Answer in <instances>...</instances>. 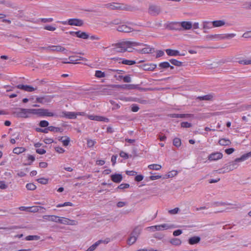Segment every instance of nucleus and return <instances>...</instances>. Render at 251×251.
<instances>
[{
    "instance_id": "obj_3",
    "label": "nucleus",
    "mask_w": 251,
    "mask_h": 251,
    "mask_svg": "<svg viewBox=\"0 0 251 251\" xmlns=\"http://www.w3.org/2000/svg\"><path fill=\"white\" fill-rule=\"evenodd\" d=\"M14 116L18 118H27L29 117L28 109L16 108L13 112Z\"/></svg>"
},
{
    "instance_id": "obj_35",
    "label": "nucleus",
    "mask_w": 251,
    "mask_h": 251,
    "mask_svg": "<svg viewBox=\"0 0 251 251\" xmlns=\"http://www.w3.org/2000/svg\"><path fill=\"white\" fill-rule=\"evenodd\" d=\"M95 76L98 78H102L105 76V74L100 70H97L95 72Z\"/></svg>"
},
{
    "instance_id": "obj_42",
    "label": "nucleus",
    "mask_w": 251,
    "mask_h": 251,
    "mask_svg": "<svg viewBox=\"0 0 251 251\" xmlns=\"http://www.w3.org/2000/svg\"><path fill=\"white\" fill-rule=\"evenodd\" d=\"M107 7L112 10L118 9V3H112L108 4Z\"/></svg>"
},
{
    "instance_id": "obj_30",
    "label": "nucleus",
    "mask_w": 251,
    "mask_h": 251,
    "mask_svg": "<svg viewBox=\"0 0 251 251\" xmlns=\"http://www.w3.org/2000/svg\"><path fill=\"white\" fill-rule=\"evenodd\" d=\"M29 115L30 114L36 115L40 116V109H28Z\"/></svg>"
},
{
    "instance_id": "obj_28",
    "label": "nucleus",
    "mask_w": 251,
    "mask_h": 251,
    "mask_svg": "<svg viewBox=\"0 0 251 251\" xmlns=\"http://www.w3.org/2000/svg\"><path fill=\"white\" fill-rule=\"evenodd\" d=\"M213 27L212 22L203 21L202 22V28L204 29H209Z\"/></svg>"
},
{
    "instance_id": "obj_43",
    "label": "nucleus",
    "mask_w": 251,
    "mask_h": 251,
    "mask_svg": "<svg viewBox=\"0 0 251 251\" xmlns=\"http://www.w3.org/2000/svg\"><path fill=\"white\" fill-rule=\"evenodd\" d=\"M122 63L123 64L127 65H132L136 63V62L133 60H129L126 59H124L122 61Z\"/></svg>"
},
{
    "instance_id": "obj_16",
    "label": "nucleus",
    "mask_w": 251,
    "mask_h": 251,
    "mask_svg": "<svg viewBox=\"0 0 251 251\" xmlns=\"http://www.w3.org/2000/svg\"><path fill=\"white\" fill-rule=\"evenodd\" d=\"M72 35H75L76 37L82 39H87L89 37V35L85 32H82L81 31H78L76 32H71Z\"/></svg>"
},
{
    "instance_id": "obj_48",
    "label": "nucleus",
    "mask_w": 251,
    "mask_h": 251,
    "mask_svg": "<svg viewBox=\"0 0 251 251\" xmlns=\"http://www.w3.org/2000/svg\"><path fill=\"white\" fill-rule=\"evenodd\" d=\"M129 187V184L128 183H122L118 186L117 189H125Z\"/></svg>"
},
{
    "instance_id": "obj_1",
    "label": "nucleus",
    "mask_w": 251,
    "mask_h": 251,
    "mask_svg": "<svg viewBox=\"0 0 251 251\" xmlns=\"http://www.w3.org/2000/svg\"><path fill=\"white\" fill-rule=\"evenodd\" d=\"M113 46H116L117 47H133L136 46H148V45L143 43L135 42L134 41L126 40L123 39L119 41L117 43L112 45Z\"/></svg>"
},
{
    "instance_id": "obj_56",
    "label": "nucleus",
    "mask_w": 251,
    "mask_h": 251,
    "mask_svg": "<svg viewBox=\"0 0 251 251\" xmlns=\"http://www.w3.org/2000/svg\"><path fill=\"white\" fill-rule=\"evenodd\" d=\"M55 151L59 153H63L65 152V150L60 147H55Z\"/></svg>"
},
{
    "instance_id": "obj_26",
    "label": "nucleus",
    "mask_w": 251,
    "mask_h": 251,
    "mask_svg": "<svg viewBox=\"0 0 251 251\" xmlns=\"http://www.w3.org/2000/svg\"><path fill=\"white\" fill-rule=\"evenodd\" d=\"M154 48H143L138 50L140 53H153L154 52Z\"/></svg>"
},
{
    "instance_id": "obj_17",
    "label": "nucleus",
    "mask_w": 251,
    "mask_h": 251,
    "mask_svg": "<svg viewBox=\"0 0 251 251\" xmlns=\"http://www.w3.org/2000/svg\"><path fill=\"white\" fill-rule=\"evenodd\" d=\"M180 24L181 25V30L191 29L193 26L192 23L190 21L181 22Z\"/></svg>"
},
{
    "instance_id": "obj_8",
    "label": "nucleus",
    "mask_w": 251,
    "mask_h": 251,
    "mask_svg": "<svg viewBox=\"0 0 251 251\" xmlns=\"http://www.w3.org/2000/svg\"><path fill=\"white\" fill-rule=\"evenodd\" d=\"M110 241V239L109 238H107L105 240H100L97 241L95 243L91 246L86 251H94L96 248L100 244L103 243L105 244H107Z\"/></svg>"
},
{
    "instance_id": "obj_33",
    "label": "nucleus",
    "mask_w": 251,
    "mask_h": 251,
    "mask_svg": "<svg viewBox=\"0 0 251 251\" xmlns=\"http://www.w3.org/2000/svg\"><path fill=\"white\" fill-rule=\"evenodd\" d=\"M230 143L229 140L225 138L221 139L219 141V144L222 146H227L229 145Z\"/></svg>"
},
{
    "instance_id": "obj_29",
    "label": "nucleus",
    "mask_w": 251,
    "mask_h": 251,
    "mask_svg": "<svg viewBox=\"0 0 251 251\" xmlns=\"http://www.w3.org/2000/svg\"><path fill=\"white\" fill-rule=\"evenodd\" d=\"M219 205H224L225 206V209L221 210V212H223V211L227 210H229L230 209L234 208L235 207V206L233 204L225 203H221L219 204Z\"/></svg>"
},
{
    "instance_id": "obj_62",
    "label": "nucleus",
    "mask_w": 251,
    "mask_h": 251,
    "mask_svg": "<svg viewBox=\"0 0 251 251\" xmlns=\"http://www.w3.org/2000/svg\"><path fill=\"white\" fill-rule=\"evenodd\" d=\"M242 37L245 38H251V30L245 32L243 34Z\"/></svg>"
},
{
    "instance_id": "obj_36",
    "label": "nucleus",
    "mask_w": 251,
    "mask_h": 251,
    "mask_svg": "<svg viewBox=\"0 0 251 251\" xmlns=\"http://www.w3.org/2000/svg\"><path fill=\"white\" fill-rule=\"evenodd\" d=\"M95 121H102L104 122H108L109 119L106 117L100 116H96Z\"/></svg>"
},
{
    "instance_id": "obj_32",
    "label": "nucleus",
    "mask_w": 251,
    "mask_h": 251,
    "mask_svg": "<svg viewBox=\"0 0 251 251\" xmlns=\"http://www.w3.org/2000/svg\"><path fill=\"white\" fill-rule=\"evenodd\" d=\"M148 168L150 170H159L161 168V166L159 164H151L148 166Z\"/></svg>"
},
{
    "instance_id": "obj_23",
    "label": "nucleus",
    "mask_w": 251,
    "mask_h": 251,
    "mask_svg": "<svg viewBox=\"0 0 251 251\" xmlns=\"http://www.w3.org/2000/svg\"><path fill=\"white\" fill-rule=\"evenodd\" d=\"M251 157V151L243 154L240 157L236 158V161L243 162Z\"/></svg>"
},
{
    "instance_id": "obj_9",
    "label": "nucleus",
    "mask_w": 251,
    "mask_h": 251,
    "mask_svg": "<svg viewBox=\"0 0 251 251\" xmlns=\"http://www.w3.org/2000/svg\"><path fill=\"white\" fill-rule=\"evenodd\" d=\"M170 227H171V226H170L168 224H161L160 225H156V226H151L148 227V228H150L152 231H154L156 230H165V229H167Z\"/></svg>"
},
{
    "instance_id": "obj_41",
    "label": "nucleus",
    "mask_w": 251,
    "mask_h": 251,
    "mask_svg": "<svg viewBox=\"0 0 251 251\" xmlns=\"http://www.w3.org/2000/svg\"><path fill=\"white\" fill-rule=\"evenodd\" d=\"M40 237L37 235H29L25 237V240L27 241H31L34 240L39 239Z\"/></svg>"
},
{
    "instance_id": "obj_50",
    "label": "nucleus",
    "mask_w": 251,
    "mask_h": 251,
    "mask_svg": "<svg viewBox=\"0 0 251 251\" xmlns=\"http://www.w3.org/2000/svg\"><path fill=\"white\" fill-rule=\"evenodd\" d=\"M49 122L45 120L40 121L39 126L42 127H46L49 126Z\"/></svg>"
},
{
    "instance_id": "obj_25",
    "label": "nucleus",
    "mask_w": 251,
    "mask_h": 251,
    "mask_svg": "<svg viewBox=\"0 0 251 251\" xmlns=\"http://www.w3.org/2000/svg\"><path fill=\"white\" fill-rule=\"evenodd\" d=\"M201 240V238L199 236H193L190 237L188 239V243L190 245H195L198 243Z\"/></svg>"
},
{
    "instance_id": "obj_13",
    "label": "nucleus",
    "mask_w": 251,
    "mask_h": 251,
    "mask_svg": "<svg viewBox=\"0 0 251 251\" xmlns=\"http://www.w3.org/2000/svg\"><path fill=\"white\" fill-rule=\"evenodd\" d=\"M117 30L119 32L129 33L133 31V29L131 27L126 25H119L117 27Z\"/></svg>"
},
{
    "instance_id": "obj_45",
    "label": "nucleus",
    "mask_w": 251,
    "mask_h": 251,
    "mask_svg": "<svg viewBox=\"0 0 251 251\" xmlns=\"http://www.w3.org/2000/svg\"><path fill=\"white\" fill-rule=\"evenodd\" d=\"M239 62L240 64H243V65L251 64V58L250 59L240 60Z\"/></svg>"
},
{
    "instance_id": "obj_60",
    "label": "nucleus",
    "mask_w": 251,
    "mask_h": 251,
    "mask_svg": "<svg viewBox=\"0 0 251 251\" xmlns=\"http://www.w3.org/2000/svg\"><path fill=\"white\" fill-rule=\"evenodd\" d=\"M43 141L44 143L46 144H51L53 142V140L52 138H45Z\"/></svg>"
},
{
    "instance_id": "obj_24",
    "label": "nucleus",
    "mask_w": 251,
    "mask_h": 251,
    "mask_svg": "<svg viewBox=\"0 0 251 251\" xmlns=\"http://www.w3.org/2000/svg\"><path fill=\"white\" fill-rule=\"evenodd\" d=\"M63 116L68 119H74L76 118L77 114L75 112H63Z\"/></svg>"
},
{
    "instance_id": "obj_5",
    "label": "nucleus",
    "mask_w": 251,
    "mask_h": 251,
    "mask_svg": "<svg viewBox=\"0 0 251 251\" xmlns=\"http://www.w3.org/2000/svg\"><path fill=\"white\" fill-rule=\"evenodd\" d=\"M61 23L63 25L68 24L69 25L75 26H81L83 24V21L78 19H70L68 22L62 21Z\"/></svg>"
},
{
    "instance_id": "obj_6",
    "label": "nucleus",
    "mask_w": 251,
    "mask_h": 251,
    "mask_svg": "<svg viewBox=\"0 0 251 251\" xmlns=\"http://www.w3.org/2000/svg\"><path fill=\"white\" fill-rule=\"evenodd\" d=\"M57 223L64 225L72 226L76 225L77 224V222L75 220H70L65 217H60L59 216Z\"/></svg>"
},
{
    "instance_id": "obj_10",
    "label": "nucleus",
    "mask_w": 251,
    "mask_h": 251,
    "mask_svg": "<svg viewBox=\"0 0 251 251\" xmlns=\"http://www.w3.org/2000/svg\"><path fill=\"white\" fill-rule=\"evenodd\" d=\"M223 157V154L219 152L211 153L208 157V160L209 161H217L221 159Z\"/></svg>"
},
{
    "instance_id": "obj_31",
    "label": "nucleus",
    "mask_w": 251,
    "mask_h": 251,
    "mask_svg": "<svg viewBox=\"0 0 251 251\" xmlns=\"http://www.w3.org/2000/svg\"><path fill=\"white\" fill-rule=\"evenodd\" d=\"M41 209H45V208L42 206H34L30 207L28 211L30 212H37L39 211Z\"/></svg>"
},
{
    "instance_id": "obj_63",
    "label": "nucleus",
    "mask_w": 251,
    "mask_h": 251,
    "mask_svg": "<svg viewBox=\"0 0 251 251\" xmlns=\"http://www.w3.org/2000/svg\"><path fill=\"white\" fill-rule=\"evenodd\" d=\"M36 152L39 154H44L46 152V151L44 149H37L36 150Z\"/></svg>"
},
{
    "instance_id": "obj_47",
    "label": "nucleus",
    "mask_w": 251,
    "mask_h": 251,
    "mask_svg": "<svg viewBox=\"0 0 251 251\" xmlns=\"http://www.w3.org/2000/svg\"><path fill=\"white\" fill-rule=\"evenodd\" d=\"M63 137L61 138V140H62V142L64 146H67L70 142V139L69 137H67L65 139L62 140Z\"/></svg>"
},
{
    "instance_id": "obj_7",
    "label": "nucleus",
    "mask_w": 251,
    "mask_h": 251,
    "mask_svg": "<svg viewBox=\"0 0 251 251\" xmlns=\"http://www.w3.org/2000/svg\"><path fill=\"white\" fill-rule=\"evenodd\" d=\"M161 12L160 7L156 5H151L149 8V13L152 16H156Z\"/></svg>"
},
{
    "instance_id": "obj_19",
    "label": "nucleus",
    "mask_w": 251,
    "mask_h": 251,
    "mask_svg": "<svg viewBox=\"0 0 251 251\" xmlns=\"http://www.w3.org/2000/svg\"><path fill=\"white\" fill-rule=\"evenodd\" d=\"M112 181L115 183H120L123 180V176L121 174H115L111 176Z\"/></svg>"
},
{
    "instance_id": "obj_12",
    "label": "nucleus",
    "mask_w": 251,
    "mask_h": 251,
    "mask_svg": "<svg viewBox=\"0 0 251 251\" xmlns=\"http://www.w3.org/2000/svg\"><path fill=\"white\" fill-rule=\"evenodd\" d=\"M16 87L19 89L28 92H33L37 89L36 88H34L31 86L23 84L18 85L16 86Z\"/></svg>"
},
{
    "instance_id": "obj_53",
    "label": "nucleus",
    "mask_w": 251,
    "mask_h": 251,
    "mask_svg": "<svg viewBox=\"0 0 251 251\" xmlns=\"http://www.w3.org/2000/svg\"><path fill=\"white\" fill-rule=\"evenodd\" d=\"M181 126L182 127H185V128H188L192 126V125L191 123L185 122H182L181 123Z\"/></svg>"
},
{
    "instance_id": "obj_52",
    "label": "nucleus",
    "mask_w": 251,
    "mask_h": 251,
    "mask_svg": "<svg viewBox=\"0 0 251 251\" xmlns=\"http://www.w3.org/2000/svg\"><path fill=\"white\" fill-rule=\"evenodd\" d=\"M238 162V161H236V159L234 160V161L230 162L229 166H232V168L230 169L233 170V169L236 168L238 166L237 163Z\"/></svg>"
},
{
    "instance_id": "obj_46",
    "label": "nucleus",
    "mask_w": 251,
    "mask_h": 251,
    "mask_svg": "<svg viewBox=\"0 0 251 251\" xmlns=\"http://www.w3.org/2000/svg\"><path fill=\"white\" fill-rule=\"evenodd\" d=\"M96 144V141L92 140V139H88L87 141V145L88 147L91 148L93 147Z\"/></svg>"
},
{
    "instance_id": "obj_20",
    "label": "nucleus",
    "mask_w": 251,
    "mask_h": 251,
    "mask_svg": "<svg viewBox=\"0 0 251 251\" xmlns=\"http://www.w3.org/2000/svg\"><path fill=\"white\" fill-rule=\"evenodd\" d=\"M44 220L48 221H51L57 223L58 216L56 215H44L43 216Z\"/></svg>"
},
{
    "instance_id": "obj_58",
    "label": "nucleus",
    "mask_w": 251,
    "mask_h": 251,
    "mask_svg": "<svg viewBox=\"0 0 251 251\" xmlns=\"http://www.w3.org/2000/svg\"><path fill=\"white\" fill-rule=\"evenodd\" d=\"M8 187L7 184L4 181H0V189L1 190L5 189Z\"/></svg>"
},
{
    "instance_id": "obj_49",
    "label": "nucleus",
    "mask_w": 251,
    "mask_h": 251,
    "mask_svg": "<svg viewBox=\"0 0 251 251\" xmlns=\"http://www.w3.org/2000/svg\"><path fill=\"white\" fill-rule=\"evenodd\" d=\"M181 140L179 138L174 139V146L178 147L181 145Z\"/></svg>"
},
{
    "instance_id": "obj_40",
    "label": "nucleus",
    "mask_w": 251,
    "mask_h": 251,
    "mask_svg": "<svg viewBox=\"0 0 251 251\" xmlns=\"http://www.w3.org/2000/svg\"><path fill=\"white\" fill-rule=\"evenodd\" d=\"M26 188L28 190H34L36 188V185L32 183H27L26 185Z\"/></svg>"
},
{
    "instance_id": "obj_54",
    "label": "nucleus",
    "mask_w": 251,
    "mask_h": 251,
    "mask_svg": "<svg viewBox=\"0 0 251 251\" xmlns=\"http://www.w3.org/2000/svg\"><path fill=\"white\" fill-rule=\"evenodd\" d=\"M123 88H126L127 89H133L135 88V86L133 84H126L122 87Z\"/></svg>"
},
{
    "instance_id": "obj_38",
    "label": "nucleus",
    "mask_w": 251,
    "mask_h": 251,
    "mask_svg": "<svg viewBox=\"0 0 251 251\" xmlns=\"http://www.w3.org/2000/svg\"><path fill=\"white\" fill-rule=\"evenodd\" d=\"M37 181L42 184H46L48 183L49 179L45 177H41L37 179Z\"/></svg>"
},
{
    "instance_id": "obj_14",
    "label": "nucleus",
    "mask_w": 251,
    "mask_h": 251,
    "mask_svg": "<svg viewBox=\"0 0 251 251\" xmlns=\"http://www.w3.org/2000/svg\"><path fill=\"white\" fill-rule=\"evenodd\" d=\"M235 34L234 33H229V34H216L215 35H212V37H217L218 39H231L235 36Z\"/></svg>"
},
{
    "instance_id": "obj_37",
    "label": "nucleus",
    "mask_w": 251,
    "mask_h": 251,
    "mask_svg": "<svg viewBox=\"0 0 251 251\" xmlns=\"http://www.w3.org/2000/svg\"><path fill=\"white\" fill-rule=\"evenodd\" d=\"M181 31V25L180 22H174V30Z\"/></svg>"
},
{
    "instance_id": "obj_27",
    "label": "nucleus",
    "mask_w": 251,
    "mask_h": 251,
    "mask_svg": "<svg viewBox=\"0 0 251 251\" xmlns=\"http://www.w3.org/2000/svg\"><path fill=\"white\" fill-rule=\"evenodd\" d=\"M26 149L24 147H16L13 150V152L16 154H20L24 152Z\"/></svg>"
},
{
    "instance_id": "obj_39",
    "label": "nucleus",
    "mask_w": 251,
    "mask_h": 251,
    "mask_svg": "<svg viewBox=\"0 0 251 251\" xmlns=\"http://www.w3.org/2000/svg\"><path fill=\"white\" fill-rule=\"evenodd\" d=\"M94 44L95 46H100V47H103L104 46H106L105 42L103 40H98L97 41L94 42Z\"/></svg>"
},
{
    "instance_id": "obj_61",
    "label": "nucleus",
    "mask_w": 251,
    "mask_h": 251,
    "mask_svg": "<svg viewBox=\"0 0 251 251\" xmlns=\"http://www.w3.org/2000/svg\"><path fill=\"white\" fill-rule=\"evenodd\" d=\"M41 21L43 23H50L53 21L52 18H41L40 19Z\"/></svg>"
},
{
    "instance_id": "obj_18",
    "label": "nucleus",
    "mask_w": 251,
    "mask_h": 251,
    "mask_svg": "<svg viewBox=\"0 0 251 251\" xmlns=\"http://www.w3.org/2000/svg\"><path fill=\"white\" fill-rule=\"evenodd\" d=\"M118 9L128 11H132L136 9V8L129 5H124L123 4L118 3Z\"/></svg>"
},
{
    "instance_id": "obj_4",
    "label": "nucleus",
    "mask_w": 251,
    "mask_h": 251,
    "mask_svg": "<svg viewBox=\"0 0 251 251\" xmlns=\"http://www.w3.org/2000/svg\"><path fill=\"white\" fill-rule=\"evenodd\" d=\"M80 53H77L76 54H72L71 55L70 53H68L69 55V61L67 62H65L66 63H72V64H78L79 62L78 61L79 60H83L84 59V58L78 55Z\"/></svg>"
},
{
    "instance_id": "obj_64",
    "label": "nucleus",
    "mask_w": 251,
    "mask_h": 251,
    "mask_svg": "<svg viewBox=\"0 0 251 251\" xmlns=\"http://www.w3.org/2000/svg\"><path fill=\"white\" fill-rule=\"evenodd\" d=\"M139 109V107L136 104H132L131 106V111L134 112H137Z\"/></svg>"
},
{
    "instance_id": "obj_59",
    "label": "nucleus",
    "mask_w": 251,
    "mask_h": 251,
    "mask_svg": "<svg viewBox=\"0 0 251 251\" xmlns=\"http://www.w3.org/2000/svg\"><path fill=\"white\" fill-rule=\"evenodd\" d=\"M213 98L212 95H205L202 97H201L200 99L202 100H211Z\"/></svg>"
},
{
    "instance_id": "obj_21",
    "label": "nucleus",
    "mask_w": 251,
    "mask_h": 251,
    "mask_svg": "<svg viewBox=\"0 0 251 251\" xmlns=\"http://www.w3.org/2000/svg\"><path fill=\"white\" fill-rule=\"evenodd\" d=\"M212 26L214 27H218L225 25L226 23L225 20H216L212 22Z\"/></svg>"
},
{
    "instance_id": "obj_55",
    "label": "nucleus",
    "mask_w": 251,
    "mask_h": 251,
    "mask_svg": "<svg viewBox=\"0 0 251 251\" xmlns=\"http://www.w3.org/2000/svg\"><path fill=\"white\" fill-rule=\"evenodd\" d=\"M134 48H121L120 50H118L119 52H125L126 51L133 52Z\"/></svg>"
},
{
    "instance_id": "obj_51",
    "label": "nucleus",
    "mask_w": 251,
    "mask_h": 251,
    "mask_svg": "<svg viewBox=\"0 0 251 251\" xmlns=\"http://www.w3.org/2000/svg\"><path fill=\"white\" fill-rule=\"evenodd\" d=\"M159 66L162 68H167L170 67V64L168 62H163L160 63Z\"/></svg>"
},
{
    "instance_id": "obj_57",
    "label": "nucleus",
    "mask_w": 251,
    "mask_h": 251,
    "mask_svg": "<svg viewBox=\"0 0 251 251\" xmlns=\"http://www.w3.org/2000/svg\"><path fill=\"white\" fill-rule=\"evenodd\" d=\"M28 160L30 161V162L27 164L28 165H30L35 160V157L32 155H28L27 156Z\"/></svg>"
},
{
    "instance_id": "obj_44",
    "label": "nucleus",
    "mask_w": 251,
    "mask_h": 251,
    "mask_svg": "<svg viewBox=\"0 0 251 251\" xmlns=\"http://www.w3.org/2000/svg\"><path fill=\"white\" fill-rule=\"evenodd\" d=\"M74 205L73 203L71 202H65L62 204H58L56 205V207L58 208L63 207V206H73Z\"/></svg>"
},
{
    "instance_id": "obj_22",
    "label": "nucleus",
    "mask_w": 251,
    "mask_h": 251,
    "mask_svg": "<svg viewBox=\"0 0 251 251\" xmlns=\"http://www.w3.org/2000/svg\"><path fill=\"white\" fill-rule=\"evenodd\" d=\"M174 118H186V119H192L194 118V115L191 114H175L174 113Z\"/></svg>"
},
{
    "instance_id": "obj_2",
    "label": "nucleus",
    "mask_w": 251,
    "mask_h": 251,
    "mask_svg": "<svg viewBox=\"0 0 251 251\" xmlns=\"http://www.w3.org/2000/svg\"><path fill=\"white\" fill-rule=\"evenodd\" d=\"M141 228L139 226H136L133 230L127 240L129 245L134 244L137 240V237L140 234Z\"/></svg>"
},
{
    "instance_id": "obj_11",
    "label": "nucleus",
    "mask_w": 251,
    "mask_h": 251,
    "mask_svg": "<svg viewBox=\"0 0 251 251\" xmlns=\"http://www.w3.org/2000/svg\"><path fill=\"white\" fill-rule=\"evenodd\" d=\"M52 98V97L50 96L37 97L36 99V101L42 104H45L50 102Z\"/></svg>"
},
{
    "instance_id": "obj_15",
    "label": "nucleus",
    "mask_w": 251,
    "mask_h": 251,
    "mask_svg": "<svg viewBox=\"0 0 251 251\" xmlns=\"http://www.w3.org/2000/svg\"><path fill=\"white\" fill-rule=\"evenodd\" d=\"M55 114L47 109L40 108V117H53Z\"/></svg>"
},
{
    "instance_id": "obj_34",
    "label": "nucleus",
    "mask_w": 251,
    "mask_h": 251,
    "mask_svg": "<svg viewBox=\"0 0 251 251\" xmlns=\"http://www.w3.org/2000/svg\"><path fill=\"white\" fill-rule=\"evenodd\" d=\"M120 79H123L124 82H130L131 81V78L129 75L126 76L119 75L118 80Z\"/></svg>"
}]
</instances>
